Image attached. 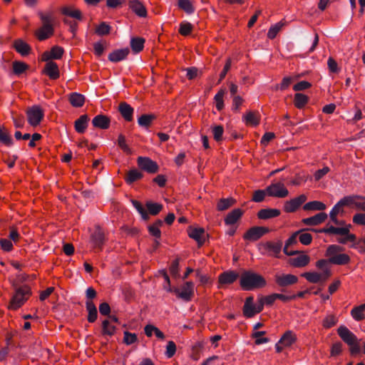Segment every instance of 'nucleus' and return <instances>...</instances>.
Masks as SVG:
<instances>
[{"instance_id":"nucleus-37","label":"nucleus","mask_w":365,"mask_h":365,"mask_svg":"<svg viewBox=\"0 0 365 365\" xmlns=\"http://www.w3.org/2000/svg\"><path fill=\"white\" fill-rule=\"evenodd\" d=\"M309 102V97L303 93H297L294 97V105L298 109L303 108Z\"/></svg>"},{"instance_id":"nucleus-44","label":"nucleus","mask_w":365,"mask_h":365,"mask_svg":"<svg viewBox=\"0 0 365 365\" xmlns=\"http://www.w3.org/2000/svg\"><path fill=\"white\" fill-rule=\"evenodd\" d=\"M235 202L233 198H222L217 204V209L219 211H223L227 210L229 207L232 206Z\"/></svg>"},{"instance_id":"nucleus-40","label":"nucleus","mask_w":365,"mask_h":365,"mask_svg":"<svg viewBox=\"0 0 365 365\" xmlns=\"http://www.w3.org/2000/svg\"><path fill=\"white\" fill-rule=\"evenodd\" d=\"M116 331V327L109 320L106 319L102 322L103 335L113 336Z\"/></svg>"},{"instance_id":"nucleus-12","label":"nucleus","mask_w":365,"mask_h":365,"mask_svg":"<svg viewBox=\"0 0 365 365\" xmlns=\"http://www.w3.org/2000/svg\"><path fill=\"white\" fill-rule=\"evenodd\" d=\"M269 231V230L267 227L255 226L247 230L243 235V239L252 242L257 241Z\"/></svg>"},{"instance_id":"nucleus-38","label":"nucleus","mask_w":365,"mask_h":365,"mask_svg":"<svg viewBox=\"0 0 365 365\" xmlns=\"http://www.w3.org/2000/svg\"><path fill=\"white\" fill-rule=\"evenodd\" d=\"M69 102L76 108L82 107L85 103V97L78 93H72L69 96Z\"/></svg>"},{"instance_id":"nucleus-28","label":"nucleus","mask_w":365,"mask_h":365,"mask_svg":"<svg viewBox=\"0 0 365 365\" xmlns=\"http://www.w3.org/2000/svg\"><path fill=\"white\" fill-rule=\"evenodd\" d=\"M44 73L53 80L58 78L60 76L58 65L53 61L46 63L44 68Z\"/></svg>"},{"instance_id":"nucleus-33","label":"nucleus","mask_w":365,"mask_h":365,"mask_svg":"<svg viewBox=\"0 0 365 365\" xmlns=\"http://www.w3.org/2000/svg\"><path fill=\"white\" fill-rule=\"evenodd\" d=\"M279 341L284 346L289 347L297 341V336L292 331L288 330L284 332Z\"/></svg>"},{"instance_id":"nucleus-56","label":"nucleus","mask_w":365,"mask_h":365,"mask_svg":"<svg viewBox=\"0 0 365 365\" xmlns=\"http://www.w3.org/2000/svg\"><path fill=\"white\" fill-rule=\"evenodd\" d=\"M146 207L149 213L153 215L158 214L163 208L162 205L152 202H148L146 203Z\"/></svg>"},{"instance_id":"nucleus-26","label":"nucleus","mask_w":365,"mask_h":365,"mask_svg":"<svg viewBox=\"0 0 365 365\" xmlns=\"http://www.w3.org/2000/svg\"><path fill=\"white\" fill-rule=\"evenodd\" d=\"M309 262L310 257L304 253H301L298 256L289 259V264L294 267H304L307 266Z\"/></svg>"},{"instance_id":"nucleus-48","label":"nucleus","mask_w":365,"mask_h":365,"mask_svg":"<svg viewBox=\"0 0 365 365\" xmlns=\"http://www.w3.org/2000/svg\"><path fill=\"white\" fill-rule=\"evenodd\" d=\"M276 300H277L276 293H274V294H269L267 296H264V297H261L258 299L259 304H262V309H264V305L272 306Z\"/></svg>"},{"instance_id":"nucleus-50","label":"nucleus","mask_w":365,"mask_h":365,"mask_svg":"<svg viewBox=\"0 0 365 365\" xmlns=\"http://www.w3.org/2000/svg\"><path fill=\"white\" fill-rule=\"evenodd\" d=\"M193 30V26L187 21H182L180 24L179 33L182 36H187L190 35Z\"/></svg>"},{"instance_id":"nucleus-1","label":"nucleus","mask_w":365,"mask_h":365,"mask_svg":"<svg viewBox=\"0 0 365 365\" xmlns=\"http://www.w3.org/2000/svg\"><path fill=\"white\" fill-rule=\"evenodd\" d=\"M344 251V247L337 245H329L325 252V256L328 259H322L316 262V267L320 269L321 272H308L302 274L310 283H319L326 282L331 275V271L329 265V263L336 265H345L349 263L350 257L344 253H339Z\"/></svg>"},{"instance_id":"nucleus-17","label":"nucleus","mask_w":365,"mask_h":365,"mask_svg":"<svg viewBox=\"0 0 365 365\" xmlns=\"http://www.w3.org/2000/svg\"><path fill=\"white\" fill-rule=\"evenodd\" d=\"M188 235L195 240L199 246L202 245L205 242V232L202 227H190L187 230Z\"/></svg>"},{"instance_id":"nucleus-30","label":"nucleus","mask_w":365,"mask_h":365,"mask_svg":"<svg viewBox=\"0 0 365 365\" xmlns=\"http://www.w3.org/2000/svg\"><path fill=\"white\" fill-rule=\"evenodd\" d=\"M281 212L278 209H262L257 212V217L260 220H268L279 216Z\"/></svg>"},{"instance_id":"nucleus-24","label":"nucleus","mask_w":365,"mask_h":365,"mask_svg":"<svg viewBox=\"0 0 365 365\" xmlns=\"http://www.w3.org/2000/svg\"><path fill=\"white\" fill-rule=\"evenodd\" d=\"M300 232L301 231H297L294 232L286 241L283 250L285 255L288 256H293L298 253V251L289 250V247L293 245L297 244V239L299 240L298 235L300 233Z\"/></svg>"},{"instance_id":"nucleus-39","label":"nucleus","mask_w":365,"mask_h":365,"mask_svg":"<svg viewBox=\"0 0 365 365\" xmlns=\"http://www.w3.org/2000/svg\"><path fill=\"white\" fill-rule=\"evenodd\" d=\"M155 119V115L144 114L138 118V123L140 127L148 129L150 126V125L152 124L153 121Z\"/></svg>"},{"instance_id":"nucleus-15","label":"nucleus","mask_w":365,"mask_h":365,"mask_svg":"<svg viewBox=\"0 0 365 365\" xmlns=\"http://www.w3.org/2000/svg\"><path fill=\"white\" fill-rule=\"evenodd\" d=\"M274 281L278 286L284 287L296 284L298 282V277L292 274H276Z\"/></svg>"},{"instance_id":"nucleus-52","label":"nucleus","mask_w":365,"mask_h":365,"mask_svg":"<svg viewBox=\"0 0 365 365\" xmlns=\"http://www.w3.org/2000/svg\"><path fill=\"white\" fill-rule=\"evenodd\" d=\"M266 334L264 331H257L252 333V337L255 339V343L257 345L267 343L269 339L267 337H262Z\"/></svg>"},{"instance_id":"nucleus-6","label":"nucleus","mask_w":365,"mask_h":365,"mask_svg":"<svg viewBox=\"0 0 365 365\" xmlns=\"http://www.w3.org/2000/svg\"><path fill=\"white\" fill-rule=\"evenodd\" d=\"M351 225H347L344 227H336L332 225H327L326 227L320 230H314L315 232L320 233H325L329 235H339L346 236L348 242H351L352 244L357 242L356 237L354 234L350 233Z\"/></svg>"},{"instance_id":"nucleus-14","label":"nucleus","mask_w":365,"mask_h":365,"mask_svg":"<svg viewBox=\"0 0 365 365\" xmlns=\"http://www.w3.org/2000/svg\"><path fill=\"white\" fill-rule=\"evenodd\" d=\"M307 199V196L302 194L297 197L285 202L284 205V211L287 213L294 212L300 207L302 204L305 202Z\"/></svg>"},{"instance_id":"nucleus-53","label":"nucleus","mask_w":365,"mask_h":365,"mask_svg":"<svg viewBox=\"0 0 365 365\" xmlns=\"http://www.w3.org/2000/svg\"><path fill=\"white\" fill-rule=\"evenodd\" d=\"M225 93V91L223 89L220 90L215 96L214 100L216 104V108L220 111L224 108L223 98Z\"/></svg>"},{"instance_id":"nucleus-58","label":"nucleus","mask_w":365,"mask_h":365,"mask_svg":"<svg viewBox=\"0 0 365 365\" xmlns=\"http://www.w3.org/2000/svg\"><path fill=\"white\" fill-rule=\"evenodd\" d=\"M118 145L120 148V149L126 154L131 153V150L129 148V146L127 145L126 140H125V137L123 134H120L118 136Z\"/></svg>"},{"instance_id":"nucleus-32","label":"nucleus","mask_w":365,"mask_h":365,"mask_svg":"<svg viewBox=\"0 0 365 365\" xmlns=\"http://www.w3.org/2000/svg\"><path fill=\"white\" fill-rule=\"evenodd\" d=\"M86 310L88 311V321L90 323H93L97 319L98 312L96 307L91 300H87L86 302Z\"/></svg>"},{"instance_id":"nucleus-10","label":"nucleus","mask_w":365,"mask_h":365,"mask_svg":"<svg viewBox=\"0 0 365 365\" xmlns=\"http://www.w3.org/2000/svg\"><path fill=\"white\" fill-rule=\"evenodd\" d=\"M239 277V274L234 270H227L218 276L217 288L222 289L233 284Z\"/></svg>"},{"instance_id":"nucleus-59","label":"nucleus","mask_w":365,"mask_h":365,"mask_svg":"<svg viewBox=\"0 0 365 365\" xmlns=\"http://www.w3.org/2000/svg\"><path fill=\"white\" fill-rule=\"evenodd\" d=\"M138 340L137 335L128 331H124L123 343L126 345H131Z\"/></svg>"},{"instance_id":"nucleus-25","label":"nucleus","mask_w":365,"mask_h":365,"mask_svg":"<svg viewBox=\"0 0 365 365\" xmlns=\"http://www.w3.org/2000/svg\"><path fill=\"white\" fill-rule=\"evenodd\" d=\"M129 7L137 16L140 17H145L147 16L145 6L138 0L130 1Z\"/></svg>"},{"instance_id":"nucleus-46","label":"nucleus","mask_w":365,"mask_h":365,"mask_svg":"<svg viewBox=\"0 0 365 365\" xmlns=\"http://www.w3.org/2000/svg\"><path fill=\"white\" fill-rule=\"evenodd\" d=\"M284 24H285L282 21H281L277 23L276 24L272 26L267 32V37L269 39H274L277 36L279 31L284 26Z\"/></svg>"},{"instance_id":"nucleus-20","label":"nucleus","mask_w":365,"mask_h":365,"mask_svg":"<svg viewBox=\"0 0 365 365\" xmlns=\"http://www.w3.org/2000/svg\"><path fill=\"white\" fill-rule=\"evenodd\" d=\"M247 125L256 127L259 124L260 115L258 111H248L242 117Z\"/></svg>"},{"instance_id":"nucleus-34","label":"nucleus","mask_w":365,"mask_h":365,"mask_svg":"<svg viewBox=\"0 0 365 365\" xmlns=\"http://www.w3.org/2000/svg\"><path fill=\"white\" fill-rule=\"evenodd\" d=\"M365 303L359 306L354 307L351 310V316L356 321L360 322L365 319Z\"/></svg>"},{"instance_id":"nucleus-4","label":"nucleus","mask_w":365,"mask_h":365,"mask_svg":"<svg viewBox=\"0 0 365 365\" xmlns=\"http://www.w3.org/2000/svg\"><path fill=\"white\" fill-rule=\"evenodd\" d=\"M42 26L36 31L35 35L39 41H44L50 38L54 32L53 26V19L51 14L39 13Z\"/></svg>"},{"instance_id":"nucleus-27","label":"nucleus","mask_w":365,"mask_h":365,"mask_svg":"<svg viewBox=\"0 0 365 365\" xmlns=\"http://www.w3.org/2000/svg\"><path fill=\"white\" fill-rule=\"evenodd\" d=\"M13 46L23 56L29 55L31 50V46L21 38L15 40Z\"/></svg>"},{"instance_id":"nucleus-51","label":"nucleus","mask_w":365,"mask_h":365,"mask_svg":"<svg viewBox=\"0 0 365 365\" xmlns=\"http://www.w3.org/2000/svg\"><path fill=\"white\" fill-rule=\"evenodd\" d=\"M178 4L179 8L187 14H192L195 11L194 6L190 0H178Z\"/></svg>"},{"instance_id":"nucleus-64","label":"nucleus","mask_w":365,"mask_h":365,"mask_svg":"<svg viewBox=\"0 0 365 365\" xmlns=\"http://www.w3.org/2000/svg\"><path fill=\"white\" fill-rule=\"evenodd\" d=\"M353 223L356 225H365V213H356L352 218Z\"/></svg>"},{"instance_id":"nucleus-18","label":"nucleus","mask_w":365,"mask_h":365,"mask_svg":"<svg viewBox=\"0 0 365 365\" xmlns=\"http://www.w3.org/2000/svg\"><path fill=\"white\" fill-rule=\"evenodd\" d=\"M105 242V235L100 227H96L91 236V242L94 248L101 250Z\"/></svg>"},{"instance_id":"nucleus-2","label":"nucleus","mask_w":365,"mask_h":365,"mask_svg":"<svg viewBox=\"0 0 365 365\" xmlns=\"http://www.w3.org/2000/svg\"><path fill=\"white\" fill-rule=\"evenodd\" d=\"M14 293L8 304L10 310H17L21 308L32 294L31 288L28 284L16 285L13 284Z\"/></svg>"},{"instance_id":"nucleus-3","label":"nucleus","mask_w":365,"mask_h":365,"mask_svg":"<svg viewBox=\"0 0 365 365\" xmlns=\"http://www.w3.org/2000/svg\"><path fill=\"white\" fill-rule=\"evenodd\" d=\"M240 284L243 290L250 291L264 287L267 282L262 275L256 272L245 271L240 276Z\"/></svg>"},{"instance_id":"nucleus-42","label":"nucleus","mask_w":365,"mask_h":365,"mask_svg":"<svg viewBox=\"0 0 365 365\" xmlns=\"http://www.w3.org/2000/svg\"><path fill=\"white\" fill-rule=\"evenodd\" d=\"M143 174L137 169H133L128 171L127 173L125 180L128 184H132L133 182L141 179Z\"/></svg>"},{"instance_id":"nucleus-22","label":"nucleus","mask_w":365,"mask_h":365,"mask_svg":"<svg viewBox=\"0 0 365 365\" xmlns=\"http://www.w3.org/2000/svg\"><path fill=\"white\" fill-rule=\"evenodd\" d=\"M110 120L105 115H97L92 120V124L95 128L106 130L110 126Z\"/></svg>"},{"instance_id":"nucleus-63","label":"nucleus","mask_w":365,"mask_h":365,"mask_svg":"<svg viewBox=\"0 0 365 365\" xmlns=\"http://www.w3.org/2000/svg\"><path fill=\"white\" fill-rule=\"evenodd\" d=\"M176 352V345L174 341H169L166 346L165 355L168 358L173 357Z\"/></svg>"},{"instance_id":"nucleus-57","label":"nucleus","mask_w":365,"mask_h":365,"mask_svg":"<svg viewBox=\"0 0 365 365\" xmlns=\"http://www.w3.org/2000/svg\"><path fill=\"white\" fill-rule=\"evenodd\" d=\"M298 235L299 242L304 245H309L312 241V235L309 232H305L304 230H301Z\"/></svg>"},{"instance_id":"nucleus-5","label":"nucleus","mask_w":365,"mask_h":365,"mask_svg":"<svg viewBox=\"0 0 365 365\" xmlns=\"http://www.w3.org/2000/svg\"><path fill=\"white\" fill-rule=\"evenodd\" d=\"M337 334L343 341L349 346L351 354H357L360 352V346L358 338L346 327L343 325L340 326L337 329Z\"/></svg>"},{"instance_id":"nucleus-55","label":"nucleus","mask_w":365,"mask_h":365,"mask_svg":"<svg viewBox=\"0 0 365 365\" xmlns=\"http://www.w3.org/2000/svg\"><path fill=\"white\" fill-rule=\"evenodd\" d=\"M28 68L27 64L21 61L13 62V71L16 75L23 73Z\"/></svg>"},{"instance_id":"nucleus-43","label":"nucleus","mask_w":365,"mask_h":365,"mask_svg":"<svg viewBox=\"0 0 365 365\" xmlns=\"http://www.w3.org/2000/svg\"><path fill=\"white\" fill-rule=\"evenodd\" d=\"M61 11L63 15L73 18L75 19L81 20L82 19L81 12L78 9L67 6L63 8Z\"/></svg>"},{"instance_id":"nucleus-19","label":"nucleus","mask_w":365,"mask_h":365,"mask_svg":"<svg viewBox=\"0 0 365 365\" xmlns=\"http://www.w3.org/2000/svg\"><path fill=\"white\" fill-rule=\"evenodd\" d=\"M327 217V213L321 212L312 217L302 219V222L305 225L315 226L324 222Z\"/></svg>"},{"instance_id":"nucleus-31","label":"nucleus","mask_w":365,"mask_h":365,"mask_svg":"<svg viewBox=\"0 0 365 365\" xmlns=\"http://www.w3.org/2000/svg\"><path fill=\"white\" fill-rule=\"evenodd\" d=\"M89 118L87 115H81L74 123L75 130L78 133H83L88 126Z\"/></svg>"},{"instance_id":"nucleus-7","label":"nucleus","mask_w":365,"mask_h":365,"mask_svg":"<svg viewBox=\"0 0 365 365\" xmlns=\"http://www.w3.org/2000/svg\"><path fill=\"white\" fill-rule=\"evenodd\" d=\"M262 311V304H259V301L257 304H255L253 296H250L245 299L242 307V314L245 317L252 318Z\"/></svg>"},{"instance_id":"nucleus-9","label":"nucleus","mask_w":365,"mask_h":365,"mask_svg":"<svg viewBox=\"0 0 365 365\" xmlns=\"http://www.w3.org/2000/svg\"><path fill=\"white\" fill-rule=\"evenodd\" d=\"M195 284L192 282H186L180 288H174L173 292L178 298L185 302H190L194 295ZM171 292L172 289H169Z\"/></svg>"},{"instance_id":"nucleus-41","label":"nucleus","mask_w":365,"mask_h":365,"mask_svg":"<svg viewBox=\"0 0 365 365\" xmlns=\"http://www.w3.org/2000/svg\"><path fill=\"white\" fill-rule=\"evenodd\" d=\"M144 43L145 40L143 38L135 37L131 38L130 47L132 51L135 53L140 52L144 48Z\"/></svg>"},{"instance_id":"nucleus-47","label":"nucleus","mask_w":365,"mask_h":365,"mask_svg":"<svg viewBox=\"0 0 365 365\" xmlns=\"http://www.w3.org/2000/svg\"><path fill=\"white\" fill-rule=\"evenodd\" d=\"M0 142L7 146H11L13 144L11 135L4 128H0Z\"/></svg>"},{"instance_id":"nucleus-11","label":"nucleus","mask_w":365,"mask_h":365,"mask_svg":"<svg viewBox=\"0 0 365 365\" xmlns=\"http://www.w3.org/2000/svg\"><path fill=\"white\" fill-rule=\"evenodd\" d=\"M267 195L270 197L284 198L289 195L288 190L282 182L272 183L266 188Z\"/></svg>"},{"instance_id":"nucleus-62","label":"nucleus","mask_w":365,"mask_h":365,"mask_svg":"<svg viewBox=\"0 0 365 365\" xmlns=\"http://www.w3.org/2000/svg\"><path fill=\"white\" fill-rule=\"evenodd\" d=\"M296 79V78L294 77H291V76H286V77H284L281 83L279 84V86H278V88L281 90V91H284L286 90L287 88H288L289 87V86L292 84V83Z\"/></svg>"},{"instance_id":"nucleus-49","label":"nucleus","mask_w":365,"mask_h":365,"mask_svg":"<svg viewBox=\"0 0 365 365\" xmlns=\"http://www.w3.org/2000/svg\"><path fill=\"white\" fill-rule=\"evenodd\" d=\"M163 222L161 220H157L155 223L148 227L149 232L151 235L156 238H160L161 232L160 227L162 226Z\"/></svg>"},{"instance_id":"nucleus-54","label":"nucleus","mask_w":365,"mask_h":365,"mask_svg":"<svg viewBox=\"0 0 365 365\" xmlns=\"http://www.w3.org/2000/svg\"><path fill=\"white\" fill-rule=\"evenodd\" d=\"M212 133L215 140L217 142H221L223 140L224 128L222 125H214L212 128Z\"/></svg>"},{"instance_id":"nucleus-61","label":"nucleus","mask_w":365,"mask_h":365,"mask_svg":"<svg viewBox=\"0 0 365 365\" xmlns=\"http://www.w3.org/2000/svg\"><path fill=\"white\" fill-rule=\"evenodd\" d=\"M110 27L105 22L100 24L96 29V33L98 35L103 36L110 33Z\"/></svg>"},{"instance_id":"nucleus-21","label":"nucleus","mask_w":365,"mask_h":365,"mask_svg":"<svg viewBox=\"0 0 365 365\" xmlns=\"http://www.w3.org/2000/svg\"><path fill=\"white\" fill-rule=\"evenodd\" d=\"M130 53L128 48L117 49L108 55V60L113 63H117L125 59Z\"/></svg>"},{"instance_id":"nucleus-60","label":"nucleus","mask_w":365,"mask_h":365,"mask_svg":"<svg viewBox=\"0 0 365 365\" xmlns=\"http://www.w3.org/2000/svg\"><path fill=\"white\" fill-rule=\"evenodd\" d=\"M132 204L134 207L138 210V212L140 214L141 217L144 220H147L148 218V213L142 204L138 200H132Z\"/></svg>"},{"instance_id":"nucleus-23","label":"nucleus","mask_w":365,"mask_h":365,"mask_svg":"<svg viewBox=\"0 0 365 365\" xmlns=\"http://www.w3.org/2000/svg\"><path fill=\"white\" fill-rule=\"evenodd\" d=\"M243 210L240 208H236L230 212L225 218L226 225H232L235 224L243 215Z\"/></svg>"},{"instance_id":"nucleus-13","label":"nucleus","mask_w":365,"mask_h":365,"mask_svg":"<svg viewBox=\"0 0 365 365\" xmlns=\"http://www.w3.org/2000/svg\"><path fill=\"white\" fill-rule=\"evenodd\" d=\"M29 123L32 126L38 125L44 116L43 110L38 106H34L27 110Z\"/></svg>"},{"instance_id":"nucleus-36","label":"nucleus","mask_w":365,"mask_h":365,"mask_svg":"<svg viewBox=\"0 0 365 365\" xmlns=\"http://www.w3.org/2000/svg\"><path fill=\"white\" fill-rule=\"evenodd\" d=\"M327 208L324 203L320 201L314 200L304 205V210L323 211Z\"/></svg>"},{"instance_id":"nucleus-35","label":"nucleus","mask_w":365,"mask_h":365,"mask_svg":"<svg viewBox=\"0 0 365 365\" xmlns=\"http://www.w3.org/2000/svg\"><path fill=\"white\" fill-rule=\"evenodd\" d=\"M364 196L359 195H351L345 196L341 198V201L345 207H354L356 209V205L359 200H363Z\"/></svg>"},{"instance_id":"nucleus-45","label":"nucleus","mask_w":365,"mask_h":365,"mask_svg":"<svg viewBox=\"0 0 365 365\" xmlns=\"http://www.w3.org/2000/svg\"><path fill=\"white\" fill-rule=\"evenodd\" d=\"M338 322V318L333 314H327L322 321V326L324 329H330Z\"/></svg>"},{"instance_id":"nucleus-8","label":"nucleus","mask_w":365,"mask_h":365,"mask_svg":"<svg viewBox=\"0 0 365 365\" xmlns=\"http://www.w3.org/2000/svg\"><path fill=\"white\" fill-rule=\"evenodd\" d=\"M282 244L281 242H274L268 241L264 243H262L259 245V250L261 254L264 255L279 258L282 250Z\"/></svg>"},{"instance_id":"nucleus-16","label":"nucleus","mask_w":365,"mask_h":365,"mask_svg":"<svg viewBox=\"0 0 365 365\" xmlns=\"http://www.w3.org/2000/svg\"><path fill=\"white\" fill-rule=\"evenodd\" d=\"M138 166L149 173H155L158 170V166L155 162L148 158L139 157L138 158Z\"/></svg>"},{"instance_id":"nucleus-29","label":"nucleus","mask_w":365,"mask_h":365,"mask_svg":"<svg viewBox=\"0 0 365 365\" xmlns=\"http://www.w3.org/2000/svg\"><path fill=\"white\" fill-rule=\"evenodd\" d=\"M118 110L126 121L130 122L133 120L134 110L128 103L125 102L120 103L118 106Z\"/></svg>"}]
</instances>
